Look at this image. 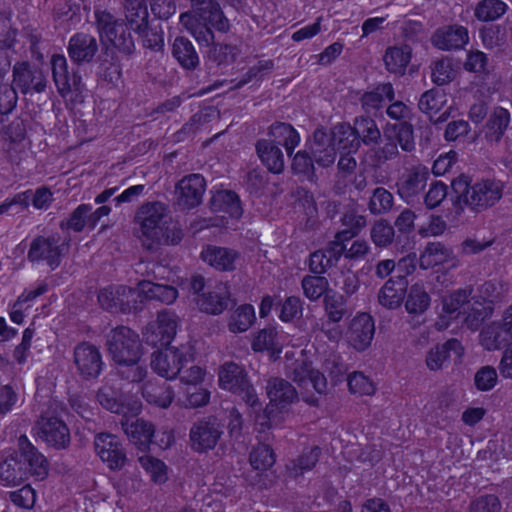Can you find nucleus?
I'll return each instance as SVG.
<instances>
[{"label": "nucleus", "instance_id": "13", "mask_svg": "<svg viewBox=\"0 0 512 512\" xmlns=\"http://www.w3.org/2000/svg\"><path fill=\"white\" fill-rule=\"evenodd\" d=\"M34 430L42 441L53 448L65 449L70 443V431L66 423L50 411L41 414Z\"/></svg>", "mask_w": 512, "mask_h": 512}, {"label": "nucleus", "instance_id": "56", "mask_svg": "<svg viewBox=\"0 0 512 512\" xmlns=\"http://www.w3.org/2000/svg\"><path fill=\"white\" fill-rule=\"evenodd\" d=\"M321 449L318 446L304 451L296 460L292 461L288 466L290 473L297 477L304 474V472L311 470L319 460Z\"/></svg>", "mask_w": 512, "mask_h": 512}, {"label": "nucleus", "instance_id": "11", "mask_svg": "<svg viewBox=\"0 0 512 512\" xmlns=\"http://www.w3.org/2000/svg\"><path fill=\"white\" fill-rule=\"evenodd\" d=\"M98 302L103 309L111 313H129L138 309L142 299H140L139 288L111 285L100 290Z\"/></svg>", "mask_w": 512, "mask_h": 512}, {"label": "nucleus", "instance_id": "40", "mask_svg": "<svg viewBox=\"0 0 512 512\" xmlns=\"http://www.w3.org/2000/svg\"><path fill=\"white\" fill-rule=\"evenodd\" d=\"M142 396L150 404L167 408L173 400V392L165 382L149 380L142 386Z\"/></svg>", "mask_w": 512, "mask_h": 512}, {"label": "nucleus", "instance_id": "16", "mask_svg": "<svg viewBox=\"0 0 512 512\" xmlns=\"http://www.w3.org/2000/svg\"><path fill=\"white\" fill-rule=\"evenodd\" d=\"M188 361L186 353L175 347H167L152 353L151 368L166 379H174Z\"/></svg>", "mask_w": 512, "mask_h": 512}, {"label": "nucleus", "instance_id": "43", "mask_svg": "<svg viewBox=\"0 0 512 512\" xmlns=\"http://www.w3.org/2000/svg\"><path fill=\"white\" fill-rule=\"evenodd\" d=\"M139 295L148 299L161 301L165 304L173 303L178 297V291L171 285H164L143 280L138 284Z\"/></svg>", "mask_w": 512, "mask_h": 512}, {"label": "nucleus", "instance_id": "38", "mask_svg": "<svg viewBox=\"0 0 512 512\" xmlns=\"http://www.w3.org/2000/svg\"><path fill=\"white\" fill-rule=\"evenodd\" d=\"M27 477V470L23 467L17 453L9 455L0 462V481L4 485H18Z\"/></svg>", "mask_w": 512, "mask_h": 512}, {"label": "nucleus", "instance_id": "15", "mask_svg": "<svg viewBox=\"0 0 512 512\" xmlns=\"http://www.w3.org/2000/svg\"><path fill=\"white\" fill-rule=\"evenodd\" d=\"M73 357L77 372L82 379L92 380L99 377L104 362L98 347L86 341L81 342L75 346Z\"/></svg>", "mask_w": 512, "mask_h": 512}, {"label": "nucleus", "instance_id": "19", "mask_svg": "<svg viewBox=\"0 0 512 512\" xmlns=\"http://www.w3.org/2000/svg\"><path fill=\"white\" fill-rule=\"evenodd\" d=\"M60 238L56 236L34 238L30 244L27 258L31 262L46 261V263L55 269L60 265L63 246L59 244Z\"/></svg>", "mask_w": 512, "mask_h": 512}, {"label": "nucleus", "instance_id": "35", "mask_svg": "<svg viewBox=\"0 0 512 512\" xmlns=\"http://www.w3.org/2000/svg\"><path fill=\"white\" fill-rule=\"evenodd\" d=\"M509 122L510 113L507 109L503 107L494 108L483 129L485 139L490 143L500 142Z\"/></svg>", "mask_w": 512, "mask_h": 512}, {"label": "nucleus", "instance_id": "6", "mask_svg": "<svg viewBox=\"0 0 512 512\" xmlns=\"http://www.w3.org/2000/svg\"><path fill=\"white\" fill-rule=\"evenodd\" d=\"M189 291L194 297L200 311L219 315L225 311L231 303L229 287L225 283H217L207 286L201 275H193L189 282Z\"/></svg>", "mask_w": 512, "mask_h": 512}, {"label": "nucleus", "instance_id": "45", "mask_svg": "<svg viewBox=\"0 0 512 512\" xmlns=\"http://www.w3.org/2000/svg\"><path fill=\"white\" fill-rule=\"evenodd\" d=\"M447 103V95L444 90L439 88H432L425 91L418 101V108L420 111L432 119L438 112H440Z\"/></svg>", "mask_w": 512, "mask_h": 512}, {"label": "nucleus", "instance_id": "29", "mask_svg": "<svg viewBox=\"0 0 512 512\" xmlns=\"http://www.w3.org/2000/svg\"><path fill=\"white\" fill-rule=\"evenodd\" d=\"M472 289H458L450 295L443 297L441 320H456L459 323L463 316V311L468 309V304L471 300Z\"/></svg>", "mask_w": 512, "mask_h": 512}, {"label": "nucleus", "instance_id": "23", "mask_svg": "<svg viewBox=\"0 0 512 512\" xmlns=\"http://www.w3.org/2000/svg\"><path fill=\"white\" fill-rule=\"evenodd\" d=\"M464 352V348L459 340L452 338L441 345L431 348L426 356V365L432 371L443 369L454 357L460 360Z\"/></svg>", "mask_w": 512, "mask_h": 512}, {"label": "nucleus", "instance_id": "4", "mask_svg": "<svg viewBox=\"0 0 512 512\" xmlns=\"http://www.w3.org/2000/svg\"><path fill=\"white\" fill-rule=\"evenodd\" d=\"M452 205L457 213L464 207L480 212L498 202L502 197L503 186L501 182L485 179L471 183V179L461 174L451 182Z\"/></svg>", "mask_w": 512, "mask_h": 512}, {"label": "nucleus", "instance_id": "2", "mask_svg": "<svg viewBox=\"0 0 512 512\" xmlns=\"http://www.w3.org/2000/svg\"><path fill=\"white\" fill-rule=\"evenodd\" d=\"M140 226L141 241L148 251H156L161 245H177L183 238L182 230L171 224L169 207L160 201L143 203L135 214Z\"/></svg>", "mask_w": 512, "mask_h": 512}, {"label": "nucleus", "instance_id": "61", "mask_svg": "<svg viewBox=\"0 0 512 512\" xmlns=\"http://www.w3.org/2000/svg\"><path fill=\"white\" fill-rule=\"evenodd\" d=\"M314 163L308 149L300 150L293 157L292 169L296 174H302L313 182L316 179Z\"/></svg>", "mask_w": 512, "mask_h": 512}, {"label": "nucleus", "instance_id": "17", "mask_svg": "<svg viewBox=\"0 0 512 512\" xmlns=\"http://www.w3.org/2000/svg\"><path fill=\"white\" fill-rule=\"evenodd\" d=\"M206 182L200 174H190L183 177L176 185V203L182 210L197 207L203 198Z\"/></svg>", "mask_w": 512, "mask_h": 512}, {"label": "nucleus", "instance_id": "3", "mask_svg": "<svg viewBox=\"0 0 512 512\" xmlns=\"http://www.w3.org/2000/svg\"><path fill=\"white\" fill-rule=\"evenodd\" d=\"M190 9L181 13L180 24L204 46H216L213 29L227 32L229 20L225 17L217 0H188Z\"/></svg>", "mask_w": 512, "mask_h": 512}, {"label": "nucleus", "instance_id": "42", "mask_svg": "<svg viewBox=\"0 0 512 512\" xmlns=\"http://www.w3.org/2000/svg\"><path fill=\"white\" fill-rule=\"evenodd\" d=\"M353 130L360 140V145H377L381 140V131L374 119L368 116H358L354 119Z\"/></svg>", "mask_w": 512, "mask_h": 512}, {"label": "nucleus", "instance_id": "14", "mask_svg": "<svg viewBox=\"0 0 512 512\" xmlns=\"http://www.w3.org/2000/svg\"><path fill=\"white\" fill-rule=\"evenodd\" d=\"M13 85L23 95L43 93L47 87V77L43 70L27 61L16 62L13 66Z\"/></svg>", "mask_w": 512, "mask_h": 512}, {"label": "nucleus", "instance_id": "48", "mask_svg": "<svg viewBox=\"0 0 512 512\" xmlns=\"http://www.w3.org/2000/svg\"><path fill=\"white\" fill-rule=\"evenodd\" d=\"M141 357L131 361H121L116 364V374L129 383H140L147 376V368L140 363Z\"/></svg>", "mask_w": 512, "mask_h": 512}, {"label": "nucleus", "instance_id": "7", "mask_svg": "<svg viewBox=\"0 0 512 512\" xmlns=\"http://www.w3.org/2000/svg\"><path fill=\"white\" fill-rule=\"evenodd\" d=\"M50 63L53 81L60 96L73 103L83 102L85 84L77 71L69 70L65 56L55 54L52 56Z\"/></svg>", "mask_w": 512, "mask_h": 512}, {"label": "nucleus", "instance_id": "30", "mask_svg": "<svg viewBox=\"0 0 512 512\" xmlns=\"http://www.w3.org/2000/svg\"><path fill=\"white\" fill-rule=\"evenodd\" d=\"M204 262L219 271H232L238 253L230 248L208 245L201 253Z\"/></svg>", "mask_w": 512, "mask_h": 512}, {"label": "nucleus", "instance_id": "46", "mask_svg": "<svg viewBox=\"0 0 512 512\" xmlns=\"http://www.w3.org/2000/svg\"><path fill=\"white\" fill-rule=\"evenodd\" d=\"M251 348L255 352L272 351L280 353L282 345L276 328L268 326L258 331L253 338Z\"/></svg>", "mask_w": 512, "mask_h": 512}, {"label": "nucleus", "instance_id": "41", "mask_svg": "<svg viewBox=\"0 0 512 512\" xmlns=\"http://www.w3.org/2000/svg\"><path fill=\"white\" fill-rule=\"evenodd\" d=\"M395 97L394 88L391 83H382L374 90L365 92L361 99V105L366 113H372L382 108L385 99L393 101Z\"/></svg>", "mask_w": 512, "mask_h": 512}, {"label": "nucleus", "instance_id": "50", "mask_svg": "<svg viewBox=\"0 0 512 512\" xmlns=\"http://www.w3.org/2000/svg\"><path fill=\"white\" fill-rule=\"evenodd\" d=\"M340 221L344 228L336 233L335 238L345 241L358 235L366 225L365 216L356 213L354 210H347Z\"/></svg>", "mask_w": 512, "mask_h": 512}, {"label": "nucleus", "instance_id": "10", "mask_svg": "<svg viewBox=\"0 0 512 512\" xmlns=\"http://www.w3.org/2000/svg\"><path fill=\"white\" fill-rule=\"evenodd\" d=\"M224 433V425L214 415L202 417L195 421L189 431L191 449L206 453L216 447Z\"/></svg>", "mask_w": 512, "mask_h": 512}, {"label": "nucleus", "instance_id": "1", "mask_svg": "<svg viewBox=\"0 0 512 512\" xmlns=\"http://www.w3.org/2000/svg\"><path fill=\"white\" fill-rule=\"evenodd\" d=\"M124 19L115 18L107 11H95L96 27L102 44L101 65L113 60L114 51L131 58L136 53V43L131 30L140 33L149 24L145 0H124Z\"/></svg>", "mask_w": 512, "mask_h": 512}, {"label": "nucleus", "instance_id": "62", "mask_svg": "<svg viewBox=\"0 0 512 512\" xmlns=\"http://www.w3.org/2000/svg\"><path fill=\"white\" fill-rule=\"evenodd\" d=\"M158 333H162V339L166 343H171L176 335L177 316L170 311H161L158 313L157 321L154 323Z\"/></svg>", "mask_w": 512, "mask_h": 512}, {"label": "nucleus", "instance_id": "31", "mask_svg": "<svg viewBox=\"0 0 512 512\" xmlns=\"http://www.w3.org/2000/svg\"><path fill=\"white\" fill-rule=\"evenodd\" d=\"M330 138L335 150H338L341 154L356 153L361 146L352 125L348 123L336 125Z\"/></svg>", "mask_w": 512, "mask_h": 512}, {"label": "nucleus", "instance_id": "22", "mask_svg": "<svg viewBox=\"0 0 512 512\" xmlns=\"http://www.w3.org/2000/svg\"><path fill=\"white\" fill-rule=\"evenodd\" d=\"M374 333L373 318L367 313H361L352 319L348 330V338L356 350L363 351L371 344Z\"/></svg>", "mask_w": 512, "mask_h": 512}, {"label": "nucleus", "instance_id": "27", "mask_svg": "<svg viewBox=\"0 0 512 512\" xmlns=\"http://www.w3.org/2000/svg\"><path fill=\"white\" fill-rule=\"evenodd\" d=\"M407 288V280L404 275L397 274L390 277L378 293V302L387 309L398 308Z\"/></svg>", "mask_w": 512, "mask_h": 512}, {"label": "nucleus", "instance_id": "52", "mask_svg": "<svg viewBox=\"0 0 512 512\" xmlns=\"http://www.w3.org/2000/svg\"><path fill=\"white\" fill-rule=\"evenodd\" d=\"M324 308L329 322L338 323L347 314V298L336 292L324 296Z\"/></svg>", "mask_w": 512, "mask_h": 512}, {"label": "nucleus", "instance_id": "53", "mask_svg": "<svg viewBox=\"0 0 512 512\" xmlns=\"http://www.w3.org/2000/svg\"><path fill=\"white\" fill-rule=\"evenodd\" d=\"M370 238L378 248H387L395 238V228L386 219L375 221L370 229Z\"/></svg>", "mask_w": 512, "mask_h": 512}, {"label": "nucleus", "instance_id": "33", "mask_svg": "<svg viewBox=\"0 0 512 512\" xmlns=\"http://www.w3.org/2000/svg\"><path fill=\"white\" fill-rule=\"evenodd\" d=\"M493 306L489 303H483L476 296H472L468 304V309L464 310L463 316L458 324H465L467 328L475 331L480 328L483 322L491 316Z\"/></svg>", "mask_w": 512, "mask_h": 512}, {"label": "nucleus", "instance_id": "64", "mask_svg": "<svg viewBox=\"0 0 512 512\" xmlns=\"http://www.w3.org/2000/svg\"><path fill=\"white\" fill-rule=\"evenodd\" d=\"M502 505L494 494L480 495L469 504V512H501Z\"/></svg>", "mask_w": 512, "mask_h": 512}, {"label": "nucleus", "instance_id": "49", "mask_svg": "<svg viewBox=\"0 0 512 512\" xmlns=\"http://www.w3.org/2000/svg\"><path fill=\"white\" fill-rule=\"evenodd\" d=\"M255 319L253 306L250 304L241 305L231 314L228 329L235 334L245 332L251 327Z\"/></svg>", "mask_w": 512, "mask_h": 512}, {"label": "nucleus", "instance_id": "32", "mask_svg": "<svg viewBox=\"0 0 512 512\" xmlns=\"http://www.w3.org/2000/svg\"><path fill=\"white\" fill-rule=\"evenodd\" d=\"M209 205L213 212H224L234 218H239L243 212L238 195L231 190L216 191L212 195Z\"/></svg>", "mask_w": 512, "mask_h": 512}, {"label": "nucleus", "instance_id": "59", "mask_svg": "<svg viewBox=\"0 0 512 512\" xmlns=\"http://www.w3.org/2000/svg\"><path fill=\"white\" fill-rule=\"evenodd\" d=\"M431 70L432 81L438 86L450 83L456 76V71L453 69L452 61L449 58H442L433 62Z\"/></svg>", "mask_w": 512, "mask_h": 512}, {"label": "nucleus", "instance_id": "37", "mask_svg": "<svg viewBox=\"0 0 512 512\" xmlns=\"http://www.w3.org/2000/svg\"><path fill=\"white\" fill-rule=\"evenodd\" d=\"M269 136L271 137L269 141L277 146H284L289 156L300 142L298 132L291 124L285 122L273 123L269 128Z\"/></svg>", "mask_w": 512, "mask_h": 512}, {"label": "nucleus", "instance_id": "58", "mask_svg": "<svg viewBox=\"0 0 512 512\" xmlns=\"http://www.w3.org/2000/svg\"><path fill=\"white\" fill-rule=\"evenodd\" d=\"M304 295L311 301L318 300L328 288V280L321 275H306L301 282Z\"/></svg>", "mask_w": 512, "mask_h": 512}, {"label": "nucleus", "instance_id": "34", "mask_svg": "<svg viewBox=\"0 0 512 512\" xmlns=\"http://www.w3.org/2000/svg\"><path fill=\"white\" fill-rule=\"evenodd\" d=\"M468 41V31L463 26L448 27L437 30L432 37V43L441 50L461 48Z\"/></svg>", "mask_w": 512, "mask_h": 512}, {"label": "nucleus", "instance_id": "12", "mask_svg": "<svg viewBox=\"0 0 512 512\" xmlns=\"http://www.w3.org/2000/svg\"><path fill=\"white\" fill-rule=\"evenodd\" d=\"M430 171L422 163L406 169L396 182L397 194L407 204L418 202L427 186Z\"/></svg>", "mask_w": 512, "mask_h": 512}, {"label": "nucleus", "instance_id": "9", "mask_svg": "<svg viewBox=\"0 0 512 512\" xmlns=\"http://www.w3.org/2000/svg\"><path fill=\"white\" fill-rule=\"evenodd\" d=\"M106 347L114 363L141 357L139 336L126 326H118L107 334Z\"/></svg>", "mask_w": 512, "mask_h": 512}, {"label": "nucleus", "instance_id": "21", "mask_svg": "<svg viewBox=\"0 0 512 512\" xmlns=\"http://www.w3.org/2000/svg\"><path fill=\"white\" fill-rule=\"evenodd\" d=\"M99 51L95 36L85 33H75L69 40L67 52L74 64L82 65L93 62Z\"/></svg>", "mask_w": 512, "mask_h": 512}, {"label": "nucleus", "instance_id": "8", "mask_svg": "<svg viewBox=\"0 0 512 512\" xmlns=\"http://www.w3.org/2000/svg\"><path fill=\"white\" fill-rule=\"evenodd\" d=\"M219 383L223 389L238 395L248 406L252 408L261 406L243 366L235 362L224 363L219 371Z\"/></svg>", "mask_w": 512, "mask_h": 512}, {"label": "nucleus", "instance_id": "44", "mask_svg": "<svg viewBox=\"0 0 512 512\" xmlns=\"http://www.w3.org/2000/svg\"><path fill=\"white\" fill-rule=\"evenodd\" d=\"M411 59V48L407 45L389 47L383 57L385 67L390 73L404 75Z\"/></svg>", "mask_w": 512, "mask_h": 512}, {"label": "nucleus", "instance_id": "20", "mask_svg": "<svg viewBox=\"0 0 512 512\" xmlns=\"http://www.w3.org/2000/svg\"><path fill=\"white\" fill-rule=\"evenodd\" d=\"M18 457L27 470V475H32L39 480L48 474V461L46 457L29 441L26 435L18 438Z\"/></svg>", "mask_w": 512, "mask_h": 512}, {"label": "nucleus", "instance_id": "54", "mask_svg": "<svg viewBox=\"0 0 512 512\" xmlns=\"http://www.w3.org/2000/svg\"><path fill=\"white\" fill-rule=\"evenodd\" d=\"M393 204V194L384 187H377L370 196L368 209L373 215H382L391 211Z\"/></svg>", "mask_w": 512, "mask_h": 512}, {"label": "nucleus", "instance_id": "25", "mask_svg": "<svg viewBox=\"0 0 512 512\" xmlns=\"http://www.w3.org/2000/svg\"><path fill=\"white\" fill-rule=\"evenodd\" d=\"M307 149L314 162L321 167H329L335 161L336 150L331 142L330 135L321 128L314 131Z\"/></svg>", "mask_w": 512, "mask_h": 512}, {"label": "nucleus", "instance_id": "24", "mask_svg": "<svg viewBox=\"0 0 512 512\" xmlns=\"http://www.w3.org/2000/svg\"><path fill=\"white\" fill-rule=\"evenodd\" d=\"M300 388L307 389L312 386L318 394H324L327 389V380L323 373L312 368L306 361H296L290 374Z\"/></svg>", "mask_w": 512, "mask_h": 512}, {"label": "nucleus", "instance_id": "57", "mask_svg": "<svg viewBox=\"0 0 512 512\" xmlns=\"http://www.w3.org/2000/svg\"><path fill=\"white\" fill-rule=\"evenodd\" d=\"M144 48L153 52H161L164 49V32L160 25H147L142 32L136 33Z\"/></svg>", "mask_w": 512, "mask_h": 512}, {"label": "nucleus", "instance_id": "26", "mask_svg": "<svg viewBox=\"0 0 512 512\" xmlns=\"http://www.w3.org/2000/svg\"><path fill=\"white\" fill-rule=\"evenodd\" d=\"M267 395L270 404L283 410L298 400V393L295 387L283 378H271L266 385Z\"/></svg>", "mask_w": 512, "mask_h": 512}, {"label": "nucleus", "instance_id": "55", "mask_svg": "<svg viewBox=\"0 0 512 512\" xmlns=\"http://www.w3.org/2000/svg\"><path fill=\"white\" fill-rule=\"evenodd\" d=\"M92 210V206L90 204H80L77 208H75L70 216L66 219H63L59 223V227L63 231L72 230L74 232H81L87 226V214Z\"/></svg>", "mask_w": 512, "mask_h": 512}, {"label": "nucleus", "instance_id": "28", "mask_svg": "<svg viewBox=\"0 0 512 512\" xmlns=\"http://www.w3.org/2000/svg\"><path fill=\"white\" fill-rule=\"evenodd\" d=\"M121 426L130 441L136 444L141 451L148 449L155 432L151 422L137 418L121 422Z\"/></svg>", "mask_w": 512, "mask_h": 512}, {"label": "nucleus", "instance_id": "51", "mask_svg": "<svg viewBox=\"0 0 512 512\" xmlns=\"http://www.w3.org/2000/svg\"><path fill=\"white\" fill-rule=\"evenodd\" d=\"M507 8L502 0H481L474 9V16L482 22L495 21L506 13Z\"/></svg>", "mask_w": 512, "mask_h": 512}, {"label": "nucleus", "instance_id": "39", "mask_svg": "<svg viewBox=\"0 0 512 512\" xmlns=\"http://www.w3.org/2000/svg\"><path fill=\"white\" fill-rule=\"evenodd\" d=\"M172 55L186 70H194L199 65V56L193 43L185 37H176L172 45Z\"/></svg>", "mask_w": 512, "mask_h": 512}, {"label": "nucleus", "instance_id": "5", "mask_svg": "<svg viewBox=\"0 0 512 512\" xmlns=\"http://www.w3.org/2000/svg\"><path fill=\"white\" fill-rule=\"evenodd\" d=\"M383 137V145L376 148L373 154L376 166L398 158L400 155L398 146L405 152L415 149L414 128L409 121L388 123L384 128Z\"/></svg>", "mask_w": 512, "mask_h": 512}, {"label": "nucleus", "instance_id": "47", "mask_svg": "<svg viewBox=\"0 0 512 512\" xmlns=\"http://www.w3.org/2000/svg\"><path fill=\"white\" fill-rule=\"evenodd\" d=\"M431 298L420 283L413 284L408 291L405 308L409 314H422L430 306Z\"/></svg>", "mask_w": 512, "mask_h": 512}, {"label": "nucleus", "instance_id": "18", "mask_svg": "<svg viewBox=\"0 0 512 512\" xmlns=\"http://www.w3.org/2000/svg\"><path fill=\"white\" fill-rule=\"evenodd\" d=\"M94 446L97 455L110 469L120 470L126 464V453L117 436L100 433L95 437Z\"/></svg>", "mask_w": 512, "mask_h": 512}, {"label": "nucleus", "instance_id": "60", "mask_svg": "<svg viewBox=\"0 0 512 512\" xmlns=\"http://www.w3.org/2000/svg\"><path fill=\"white\" fill-rule=\"evenodd\" d=\"M250 464L256 470H267L275 463V454L266 444L255 446L249 457Z\"/></svg>", "mask_w": 512, "mask_h": 512}, {"label": "nucleus", "instance_id": "36", "mask_svg": "<svg viewBox=\"0 0 512 512\" xmlns=\"http://www.w3.org/2000/svg\"><path fill=\"white\" fill-rule=\"evenodd\" d=\"M256 151L270 172L279 174L284 170V155L279 146L269 140L261 139L256 143Z\"/></svg>", "mask_w": 512, "mask_h": 512}, {"label": "nucleus", "instance_id": "63", "mask_svg": "<svg viewBox=\"0 0 512 512\" xmlns=\"http://www.w3.org/2000/svg\"><path fill=\"white\" fill-rule=\"evenodd\" d=\"M96 397L97 401L103 408L113 413H119L122 410V404L119 401V394L111 385H102L98 389Z\"/></svg>", "mask_w": 512, "mask_h": 512}]
</instances>
